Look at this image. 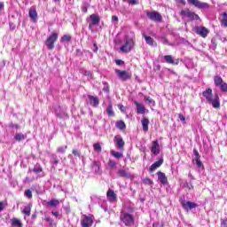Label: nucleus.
<instances>
[{
  "instance_id": "obj_1",
  "label": "nucleus",
  "mask_w": 227,
  "mask_h": 227,
  "mask_svg": "<svg viewBox=\"0 0 227 227\" xmlns=\"http://www.w3.org/2000/svg\"><path fill=\"white\" fill-rule=\"evenodd\" d=\"M134 207L125 206L120 215V221L125 224V226H132L134 224Z\"/></svg>"
},
{
  "instance_id": "obj_2",
  "label": "nucleus",
  "mask_w": 227,
  "mask_h": 227,
  "mask_svg": "<svg viewBox=\"0 0 227 227\" xmlns=\"http://www.w3.org/2000/svg\"><path fill=\"white\" fill-rule=\"evenodd\" d=\"M136 47V34L134 32H129L122 41L121 47L120 48L121 52L129 53Z\"/></svg>"
},
{
  "instance_id": "obj_3",
  "label": "nucleus",
  "mask_w": 227,
  "mask_h": 227,
  "mask_svg": "<svg viewBox=\"0 0 227 227\" xmlns=\"http://www.w3.org/2000/svg\"><path fill=\"white\" fill-rule=\"evenodd\" d=\"M203 97L207 99L208 104L212 106L215 109H219L221 107V102H219V96L212 93V89H207L205 91L202 92Z\"/></svg>"
},
{
  "instance_id": "obj_4",
  "label": "nucleus",
  "mask_w": 227,
  "mask_h": 227,
  "mask_svg": "<svg viewBox=\"0 0 227 227\" xmlns=\"http://www.w3.org/2000/svg\"><path fill=\"white\" fill-rule=\"evenodd\" d=\"M58 36V33L52 32L51 35L46 39L45 45L49 51H52V49H54V43H56Z\"/></svg>"
},
{
  "instance_id": "obj_5",
  "label": "nucleus",
  "mask_w": 227,
  "mask_h": 227,
  "mask_svg": "<svg viewBox=\"0 0 227 227\" xmlns=\"http://www.w3.org/2000/svg\"><path fill=\"white\" fill-rule=\"evenodd\" d=\"M114 72L118 79H120V81H122V82L132 79V74L127 72L126 70L115 69Z\"/></svg>"
},
{
  "instance_id": "obj_6",
  "label": "nucleus",
  "mask_w": 227,
  "mask_h": 227,
  "mask_svg": "<svg viewBox=\"0 0 227 227\" xmlns=\"http://www.w3.org/2000/svg\"><path fill=\"white\" fill-rule=\"evenodd\" d=\"M180 15L183 19L186 17L190 20H200V16L189 9L182 10Z\"/></svg>"
},
{
  "instance_id": "obj_7",
  "label": "nucleus",
  "mask_w": 227,
  "mask_h": 227,
  "mask_svg": "<svg viewBox=\"0 0 227 227\" xmlns=\"http://www.w3.org/2000/svg\"><path fill=\"white\" fill-rule=\"evenodd\" d=\"M93 215H82L81 219L82 227H91L93 226Z\"/></svg>"
},
{
  "instance_id": "obj_8",
  "label": "nucleus",
  "mask_w": 227,
  "mask_h": 227,
  "mask_svg": "<svg viewBox=\"0 0 227 227\" xmlns=\"http://www.w3.org/2000/svg\"><path fill=\"white\" fill-rule=\"evenodd\" d=\"M189 4L195 6L199 10H207L210 8V5L207 3L200 2V0H187Z\"/></svg>"
},
{
  "instance_id": "obj_9",
  "label": "nucleus",
  "mask_w": 227,
  "mask_h": 227,
  "mask_svg": "<svg viewBox=\"0 0 227 227\" xmlns=\"http://www.w3.org/2000/svg\"><path fill=\"white\" fill-rule=\"evenodd\" d=\"M146 16L153 22H162V15H160V12H157V11L147 12Z\"/></svg>"
},
{
  "instance_id": "obj_10",
  "label": "nucleus",
  "mask_w": 227,
  "mask_h": 227,
  "mask_svg": "<svg viewBox=\"0 0 227 227\" xmlns=\"http://www.w3.org/2000/svg\"><path fill=\"white\" fill-rule=\"evenodd\" d=\"M90 22L89 23V29L93 31V27L100 24V16L98 14H91L90 16Z\"/></svg>"
},
{
  "instance_id": "obj_11",
  "label": "nucleus",
  "mask_w": 227,
  "mask_h": 227,
  "mask_svg": "<svg viewBox=\"0 0 227 227\" xmlns=\"http://www.w3.org/2000/svg\"><path fill=\"white\" fill-rule=\"evenodd\" d=\"M180 203L186 212H189V210H192V208H196V207H198V204L185 200H180Z\"/></svg>"
},
{
  "instance_id": "obj_12",
  "label": "nucleus",
  "mask_w": 227,
  "mask_h": 227,
  "mask_svg": "<svg viewBox=\"0 0 227 227\" xmlns=\"http://www.w3.org/2000/svg\"><path fill=\"white\" fill-rule=\"evenodd\" d=\"M195 33L197 35H200V36H201L202 38H207V36H208V33H210V31L208 30V28H207L205 27H196Z\"/></svg>"
},
{
  "instance_id": "obj_13",
  "label": "nucleus",
  "mask_w": 227,
  "mask_h": 227,
  "mask_svg": "<svg viewBox=\"0 0 227 227\" xmlns=\"http://www.w3.org/2000/svg\"><path fill=\"white\" fill-rule=\"evenodd\" d=\"M151 152L154 155H159V153H160V145H159V140L153 141Z\"/></svg>"
},
{
  "instance_id": "obj_14",
  "label": "nucleus",
  "mask_w": 227,
  "mask_h": 227,
  "mask_svg": "<svg viewBox=\"0 0 227 227\" xmlns=\"http://www.w3.org/2000/svg\"><path fill=\"white\" fill-rule=\"evenodd\" d=\"M117 174L121 178H127V179H130V180H132V178H134V176H132V174H130V172H129L125 169H119Z\"/></svg>"
},
{
  "instance_id": "obj_15",
  "label": "nucleus",
  "mask_w": 227,
  "mask_h": 227,
  "mask_svg": "<svg viewBox=\"0 0 227 227\" xmlns=\"http://www.w3.org/2000/svg\"><path fill=\"white\" fill-rule=\"evenodd\" d=\"M89 103L93 106V107H98V105L100 104V100L98 99V97L89 95L88 96Z\"/></svg>"
},
{
  "instance_id": "obj_16",
  "label": "nucleus",
  "mask_w": 227,
  "mask_h": 227,
  "mask_svg": "<svg viewBox=\"0 0 227 227\" xmlns=\"http://www.w3.org/2000/svg\"><path fill=\"white\" fill-rule=\"evenodd\" d=\"M163 163H164L163 159H160L158 161L154 162L153 164V166H151L149 168V173H153V171H155V169L160 168V166H162Z\"/></svg>"
},
{
  "instance_id": "obj_17",
  "label": "nucleus",
  "mask_w": 227,
  "mask_h": 227,
  "mask_svg": "<svg viewBox=\"0 0 227 227\" xmlns=\"http://www.w3.org/2000/svg\"><path fill=\"white\" fill-rule=\"evenodd\" d=\"M91 168L97 175H102V169L100 168V161L94 160L91 164Z\"/></svg>"
},
{
  "instance_id": "obj_18",
  "label": "nucleus",
  "mask_w": 227,
  "mask_h": 227,
  "mask_svg": "<svg viewBox=\"0 0 227 227\" xmlns=\"http://www.w3.org/2000/svg\"><path fill=\"white\" fill-rule=\"evenodd\" d=\"M107 200L111 203H114V201H116V193H114V191L109 189L106 193Z\"/></svg>"
},
{
  "instance_id": "obj_19",
  "label": "nucleus",
  "mask_w": 227,
  "mask_h": 227,
  "mask_svg": "<svg viewBox=\"0 0 227 227\" xmlns=\"http://www.w3.org/2000/svg\"><path fill=\"white\" fill-rule=\"evenodd\" d=\"M114 142L116 143L118 148H123V146H125V142L120 135L114 137Z\"/></svg>"
},
{
  "instance_id": "obj_20",
  "label": "nucleus",
  "mask_w": 227,
  "mask_h": 227,
  "mask_svg": "<svg viewBox=\"0 0 227 227\" xmlns=\"http://www.w3.org/2000/svg\"><path fill=\"white\" fill-rule=\"evenodd\" d=\"M147 45H150L151 47H157V43L153 40V38L146 35H143Z\"/></svg>"
},
{
  "instance_id": "obj_21",
  "label": "nucleus",
  "mask_w": 227,
  "mask_h": 227,
  "mask_svg": "<svg viewBox=\"0 0 227 227\" xmlns=\"http://www.w3.org/2000/svg\"><path fill=\"white\" fill-rule=\"evenodd\" d=\"M164 59L166 63H168L169 65H178L179 63L178 59H173V56L171 55H165Z\"/></svg>"
},
{
  "instance_id": "obj_22",
  "label": "nucleus",
  "mask_w": 227,
  "mask_h": 227,
  "mask_svg": "<svg viewBox=\"0 0 227 227\" xmlns=\"http://www.w3.org/2000/svg\"><path fill=\"white\" fill-rule=\"evenodd\" d=\"M158 175V180L163 185H166L168 184V177H166V174L162 172H157Z\"/></svg>"
},
{
  "instance_id": "obj_23",
  "label": "nucleus",
  "mask_w": 227,
  "mask_h": 227,
  "mask_svg": "<svg viewBox=\"0 0 227 227\" xmlns=\"http://www.w3.org/2000/svg\"><path fill=\"white\" fill-rule=\"evenodd\" d=\"M28 15L33 22H36V20H38V12H36L35 9H30Z\"/></svg>"
},
{
  "instance_id": "obj_24",
  "label": "nucleus",
  "mask_w": 227,
  "mask_h": 227,
  "mask_svg": "<svg viewBox=\"0 0 227 227\" xmlns=\"http://www.w3.org/2000/svg\"><path fill=\"white\" fill-rule=\"evenodd\" d=\"M135 105L137 106V113L138 114H145L146 108H145V106H143L141 103H137V101L135 102Z\"/></svg>"
},
{
  "instance_id": "obj_25",
  "label": "nucleus",
  "mask_w": 227,
  "mask_h": 227,
  "mask_svg": "<svg viewBox=\"0 0 227 227\" xmlns=\"http://www.w3.org/2000/svg\"><path fill=\"white\" fill-rule=\"evenodd\" d=\"M141 121L144 132H148V125H150V120H148L146 117H144Z\"/></svg>"
},
{
  "instance_id": "obj_26",
  "label": "nucleus",
  "mask_w": 227,
  "mask_h": 227,
  "mask_svg": "<svg viewBox=\"0 0 227 227\" xmlns=\"http://www.w3.org/2000/svg\"><path fill=\"white\" fill-rule=\"evenodd\" d=\"M55 114L56 116H58V118H67V112H65L64 110H61L60 107L57 108L55 110Z\"/></svg>"
},
{
  "instance_id": "obj_27",
  "label": "nucleus",
  "mask_w": 227,
  "mask_h": 227,
  "mask_svg": "<svg viewBox=\"0 0 227 227\" xmlns=\"http://www.w3.org/2000/svg\"><path fill=\"white\" fill-rule=\"evenodd\" d=\"M222 27H227V12L222 13V19L220 20Z\"/></svg>"
},
{
  "instance_id": "obj_28",
  "label": "nucleus",
  "mask_w": 227,
  "mask_h": 227,
  "mask_svg": "<svg viewBox=\"0 0 227 227\" xmlns=\"http://www.w3.org/2000/svg\"><path fill=\"white\" fill-rule=\"evenodd\" d=\"M214 82H215V86L220 87L223 83V78L219 75H216L214 78Z\"/></svg>"
},
{
  "instance_id": "obj_29",
  "label": "nucleus",
  "mask_w": 227,
  "mask_h": 227,
  "mask_svg": "<svg viewBox=\"0 0 227 227\" xmlns=\"http://www.w3.org/2000/svg\"><path fill=\"white\" fill-rule=\"evenodd\" d=\"M12 226L22 227V222L19 220V218H12Z\"/></svg>"
},
{
  "instance_id": "obj_30",
  "label": "nucleus",
  "mask_w": 227,
  "mask_h": 227,
  "mask_svg": "<svg viewBox=\"0 0 227 227\" xmlns=\"http://www.w3.org/2000/svg\"><path fill=\"white\" fill-rule=\"evenodd\" d=\"M106 114H108V116H114V111H113L112 103H109L108 106L106 107Z\"/></svg>"
},
{
  "instance_id": "obj_31",
  "label": "nucleus",
  "mask_w": 227,
  "mask_h": 227,
  "mask_svg": "<svg viewBox=\"0 0 227 227\" xmlns=\"http://www.w3.org/2000/svg\"><path fill=\"white\" fill-rule=\"evenodd\" d=\"M26 135L22 134V133H17L14 137V139L16 141H24V139H26Z\"/></svg>"
},
{
  "instance_id": "obj_32",
  "label": "nucleus",
  "mask_w": 227,
  "mask_h": 227,
  "mask_svg": "<svg viewBox=\"0 0 227 227\" xmlns=\"http://www.w3.org/2000/svg\"><path fill=\"white\" fill-rule=\"evenodd\" d=\"M51 164L53 166L59 164V160H58V156L56 154H51Z\"/></svg>"
},
{
  "instance_id": "obj_33",
  "label": "nucleus",
  "mask_w": 227,
  "mask_h": 227,
  "mask_svg": "<svg viewBox=\"0 0 227 227\" xmlns=\"http://www.w3.org/2000/svg\"><path fill=\"white\" fill-rule=\"evenodd\" d=\"M48 207H58L59 205V200H51L47 202Z\"/></svg>"
},
{
  "instance_id": "obj_34",
  "label": "nucleus",
  "mask_w": 227,
  "mask_h": 227,
  "mask_svg": "<svg viewBox=\"0 0 227 227\" xmlns=\"http://www.w3.org/2000/svg\"><path fill=\"white\" fill-rule=\"evenodd\" d=\"M80 74H82V75H85L87 77H90L91 79L92 74L90 71L86 70L85 68H81L80 69Z\"/></svg>"
},
{
  "instance_id": "obj_35",
  "label": "nucleus",
  "mask_w": 227,
  "mask_h": 227,
  "mask_svg": "<svg viewBox=\"0 0 227 227\" xmlns=\"http://www.w3.org/2000/svg\"><path fill=\"white\" fill-rule=\"evenodd\" d=\"M22 213L25 214V215H31V206L29 205L26 206L23 208Z\"/></svg>"
},
{
  "instance_id": "obj_36",
  "label": "nucleus",
  "mask_w": 227,
  "mask_h": 227,
  "mask_svg": "<svg viewBox=\"0 0 227 227\" xmlns=\"http://www.w3.org/2000/svg\"><path fill=\"white\" fill-rule=\"evenodd\" d=\"M111 155H113V157H114L115 159H121V157H123V153L116 151H111Z\"/></svg>"
},
{
  "instance_id": "obj_37",
  "label": "nucleus",
  "mask_w": 227,
  "mask_h": 227,
  "mask_svg": "<svg viewBox=\"0 0 227 227\" xmlns=\"http://www.w3.org/2000/svg\"><path fill=\"white\" fill-rule=\"evenodd\" d=\"M107 167L109 168V169H114V168H116V161L113 160H109L107 163Z\"/></svg>"
},
{
  "instance_id": "obj_38",
  "label": "nucleus",
  "mask_w": 227,
  "mask_h": 227,
  "mask_svg": "<svg viewBox=\"0 0 227 227\" xmlns=\"http://www.w3.org/2000/svg\"><path fill=\"white\" fill-rule=\"evenodd\" d=\"M93 148L95 152H98V153H100V152H102V145H100V144L98 143L94 144Z\"/></svg>"
},
{
  "instance_id": "obj_39",
  "label": "nucleus",
  "mask_w": 227,
  "mask_h": 227,
  "mask_svg": "<svg viewBox=\"0 0 227 227\" xmlns=\"http://www.w3.org/2000/svg\"><path fill=\"white\" fill-rule=\"evenodd\" d=\"M68 148L67 145L65 146H59V148H57V153H65V152H67V149Z\"/></svg>"
},
{
  "instance_id": "obj_40",
  "label": "nucleus",
  "mask_w": 227,
  "mask_h": 227,
  "mask_svg": "<svg viewBox=\"0 0 227 227\" xmlns=\"http://www.w3.org/2000/svg\"><path fill=\"white\" fill-rule=\"evenodd\" d=\"M144 100H145V102H148L151 106H155V101L148 96H145Z\"/></svg>"
},
{
  "instance_id": "obj_41",
  "label": "nucleus",
  "mask_w": 227,
  "mask_h": 227,
  "mask_svg": "<svg viewBox=\"0 0 227 227\" xmlns=\"http://www.w3.org/2000/svg\"><path fill=\"white\" fill-rule=\"evenodd\" d=\"M24 196L28 200H31V198H33V192H31V190H26L24 192Z\"/></svg>"
},
{
  "instance_id": "obj_42",
  "label": "nucleus",
  "mask_w": 227,
  "mask_h": 227,
  "mask_svg": "<svg viewBox=\"0 0 227 227\" xmlns=\"http://www.w3.org/2000/svg\"><path fill=\"white\" fill-rule=\"evenodd\" d=\"M143 184H145V185H153V181L149 177H145V179H143Z\"/></svg>"
},
{
  "instance_id": "obj_43",
  "label": "nucleus",
  "mask_w": 227,
  "mask_h": 227,
  "mask_svg": "<svg viewBox=\"0 0 227 227\" xmlns=\"http://www.w3.org/2000/svg\"><path fill=\"white\" fill-rule=\"evenodd\" d=\"M70 40H72V36H70L68 35H64L61 37L60 42H70Z\"/></svg>"
},
{
  "instance_id": "obj_44",
  "label": "nucleus",
  "mask_w": 227,
  "mask_h": 227,
  "mask_svg": "<svg viewBox=\"0 0 227 227\" xmlns=\"http://www.w3.org/2000/svg\"><path fill=\"white\" fill-rule=\"evenodd\" d=\"M221 91H223V93H227V83L223 82L219 86Z\"/></svg>"
},
{
  "instance_id": "obj_45",
  "label": "nucleus",
  "mask_w": 227,
  "mask_h": 227,
  "mask_svg": "<svg viewBox=\"0 0 227 227\" xmlns=\"http://www.w3.org/2000/svg\"><path fill=\"white\" fill-rule=\"evenodd\" d=\"M117 128L120 129L121 130H123L125 129V122L120 121L117 122Z\"/></svg>"
},
{
  "instance_id": "obj_46",
  "label": "nucleus",
  "mask_w": 227,
  "mask_h": 227,
  "mask_svg": "<svg viewBox=\"0 0 227 227\" xmlns=\"http://www.w3.org/2000/svg\"><path fill=\"white\" fill-rule=\"evenodd\" d=\"M104 87H103V91H106V93H109V83L108 82H103Z\"/></svg>"
},
{
  "instance_id": "obj_47",
  "label": "nucleus",
  "mask_w": 227,
  "mask_h": 227,
  "mask_svg": "<svg viewBox=\"0 0 227 227\" xmlns=\"http://www.w3.org/2000/svg\"><path fill=\"white\" fill-rule=\"evenodd\" d=\"M9 127L11 129H16V130H19V129H20V126L19 124H14L13 122L10 123Z\"/></svg>"
},
{
  "instance_id": "obj_48",
  "label": "nucleus",
  "mask_w": 227,
  "mask_h": 227,
  "mask_svg": "<svg viewBox=\"0 0 227 227\" xmlns=\"http://www.w3.org/2000/svg\"><path fill=\"white\" fill-rule=\"evenodd\" d=\"M33 171H34V173H42V167H40V166H35V167L33 168Z\"/></svg>"
},
{
  "instance_id": "obj_49",
  "label": "nucleus",
  "mask_w": 227,
  "mask_h": 227,
  "mask_svg": "<svg viewBox=\"0 0 227 227\" xmlns=\"http://www.w3.org/2000/svg\"><path fill=\"white\" fill-rule=\"evenodd\" d=\"M115 64L118 66V67H123V65H125V61L121 60V59H117L115 60Z\"/></svg>"
},
{
  "instance_id": "obj_50",
  "label": "nucleus",
  "mask_w": 227,
  "mask_h": 227,
  "mask_svg": "<svg viewBox=\"0 0 227 227\" xmlns=\"http://www.w3.org/2000/svg\"><path fill=\"white\" fill-rule=\"evenodd\" d=\"M72 153L74 157H81V153L77 149H73Z\"/></svg>"
},
{
  "instance_id": "obj_51",
  "label": "nucleus",
  "mask_w": 227,
  "mask_h": 227,
  "mask_svg": "<svg viewBox=\"0 0 227 227\" xmlns=\"http://www.w3.org/2000/svg\"><path fill=\"white\" fill-rule=\"evenodd\" d=\"M184 187H186V189H189V191H191V189H193L194 186L192 185V183H185Z\"/></svg>"
},
{
  "instance_id": "obj_52",
  "label": "nucleus",
  "mask_w": 227,
  "mask_h": 227,
  "mask_svg": "<svg viewBox=\"0 0 227 227\" xmlns=\"http://www.w3.org/2000/svg\"><path fill=\"white\" fill-rule=\"evenodd\" d=\"M195 160L198 168H201L203 166V163H201V160L200 158H197Z\"/></svg>"
},
{
  "instance_id": "obj_53",
  "label": "nucleus",
  "mask_w": 227,
  "mask_h": 227,
  "mask_svg": "<svg viewBox=\"0 0 227 227\" xmlns=\"http://www.w3.org/2000/svg\"><path fill=\"white\" fill-rule=\"evenodd\" d=\"M160 42H161V43H163V45H168V39H166V37H161L160 39Z\"/></svg>"
},
{
  "instance_id": "obj_54",
  "label": "nucleus",
  "mask_w": 227,
  "mask_h": 227,
  "mask_svg": "<svg viewBox=\"0 0 227 227\" xmlns=\"http://www.w3.org/2000/svg\"><path fill=\"white\" fill-rule=\"evenodd\" d=\"M178 118H179V120H180L181 121H185V116H184V114H178Z\"/></svg>"
},
{
  "instance_id": "obj_55",
  "label": "nucleus",
  "mask_w": 227,
  "mask_h": 227,
  "mask_svg": "<svg viewBox=\"0 0 227 227\" xmlns=\"http://www.w3.org/2000/svg\"><path fill=\"white\" fill-rule=\"evenodd\" d=\"M193 153H194V155H195V159H200V153H198L197 150H194V151H193Z\"/></svg>"
},
{
  "instance_id": "obj_56",
  "label": "nucleus",
  "mask_w": 227,
  "mask_h": 227,
  "mask_svg": "<svg viewBox=\"0 0 227 227\" xmlns=\"http://www.w3.org/2000/svg\"><path fill=\"white\" fill-rule=\"evenodd\" d=\"M3 210H4V202H0V212H3Z\"/></svg>"
},
{
  "instance_id": "obj_57",
  "label": "nucleus",
  "mask_w": 227,
  "mask_h": 227,
  "mask_svg": "<svg viewBox=\"0 0 227 227\" xmlns=\"http://www.w3.org/2000/svg\"><path fill=\"white\" fill-rule=\"evenodd\" d=\"M222 227H227V219L222 220Z\"/></svg>"
},
{
  "instance_id": "obj_58",
  "label": "nucleus",
  "mask_w": 227,
  "mask_h": 227,
  "mask_svg": "<svg viewBox=\"0 0 227 227\" xmlns=\"http://www.w3.org/2000/svg\"><path fill=\"white\" fill-rule=\"evenodd\" d=\"M128 3L129 4H137V1H136V0H128Z\"/></svg>"
},
{
  "instance_id": "obj_59",
  "label": "nucleus",
  "mask_w": 227,
  "mask_h": 227,
  "mask_svg": "<svg viewBox=\"0 0 227 227\" xmlns=\"http://www.w3.org/2000/svg\"><path fill=\"white\" fill-rule=\"evenodd\" d=\"M51 214H52V215H54V217H59V212L52 211Z\"/></svg>"
},
{
  "instance_id": "obj_60",
  "label": "nucleus",
  "mask_w": 227,
  "mask_h": 227,
  "mask_svg": "<svg viewBox=\"0 0 227 227\" xmlns=\"http://www.w3.org/2000/svg\"><path fill=\"white\" fill-rule=\"evenodd\" d=\"M10 29H11V31L15 30V24L10 23Z\"/></svg>"
},
{
  "instance_id": "obj_61",
  "label": "nucleus",
  "mask_w": 227,
  "mask_h": 227,
  "mask_svg": "<svg viewBox=\"0 0 227 227\" xmlns=\"http://www.w3.org/2000/svg\"><path fill=\"white\" fill-rule=\"evenodd\" d=\"M112 20H113L114 22H118V18H117V16H112Z\"/></svg>"
},
{
  "instance_id": "obj_62",
  "label": "nucleus",
  "mask_w": 227,
  "mask_h": 227,
  "mask_svg": "<svg viewBox=\"0 0 227 227\" xmlns=\"http://www.w3.org/2000/svg\"><path fill=\"white\" fill-rule=\"evenodd\" d=\"M4 8V3L0 2V12Z\"/></svg>"
},
{
  "instance_id": "obj_63",
  "label": "nucleus",
  "mask_w": 227,
  "mask_h": 227,
  "mask_svg": "<svg viewBox=\"0 0 227 227\" xmlns=\"http://www.w3.org/2000/svg\"><path fill=\"white\" fill-rule=\"evenodd\" d=\"M44 219H45V221H47V223H51V217L46 216Z\"/></svg>"
},
{
  "instance_id": "obj_64",
  "label": "nucleus",
  "mask_w": 227,
  "mask_h": 227,
  "mask_svg": "<svg viewBox=\"0 0 227 227\" xmlns=\"http://www.w3.org/2000/svg\"><path fill=\"white\" fill-rule=\"evenodd\" d=\"M95 50L94 52H97L98 51V47H97V44H94Z\"/></svg>"
}]
</instances>
